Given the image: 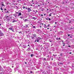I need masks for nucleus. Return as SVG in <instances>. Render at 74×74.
Listing matches in <instances>:
<instances>
[{
  "label": "nucleus",
  "instance_id": "10",
  "mask_svg": "<svg viewBox=\"0 0 74 74\" xmlns=\"http://www.w3.org/2000/svg\"><path fill=\"white\" fill-rule=\"evenodd\" d=\"M26 36L28 38H30V35H29V34H28Z\"/></svg>",
  "mask_w": 74,
  "mask_h": 74
},
{
  "label": "nucleus",
  "instance_id": "5",
  "mask_svg": "<svg viewBox=\"0 0 74 74\" xmlns=\"http://www.w3.org/2000/svg\"><path fill=\"white\" fill-rule=\"evenodd\" d=\"M27 10L29 12L30 11H32V10H31V9H30L29 8H27Z\"/></svg>",
  "mask_w": 74,
  "mask_h": 74
},
{
  "label": "nucleus",
  "instance_id": "13",
  "mask_svg": "<svg viewBox=\"0 0 74 74\" xmlns=\"http://www.w3.org/2000/svg\"><path fill=\"white\" fill-rule=\"evenodd\" d=\"M32 19H34V20H36V19H37V18H35V17H33L32 18Z\"/></svg>",
  "mask_w": 74,
  "mask_h": 74
},
{
  "label": "nucleus",
  "instance_id": "60",
  "mask_svg": "<svg viewBox=\"0 0 74 74\" xmlns=\"http://www.w3.org/2000/svg\"><path fill=\"white\" fill-rule=\"evenodd\" d=\"M40 27L41 28V26H40Z\"/></svg>",
  "mask_w": 74,
  "mask_h": 74
},
{
  "label": "nucleus",
  "instance_id": "55",
  "mask_svg": "<svg viewBox=\"0 0 74 74\" xmlns=\"http://www.w3.org/2000/svg\"><path fill=\"white\" fill-rule=\"evenodd\" d=\"M51 59L52 60H53V58H51Z\"/></svg>",
  "mask_w": 74,
  "mask_h": 74
},
{
  "label": "nucleus",
  "instance_id": "1",
  "mask_svg": "<svg viewBox=\"0 0 74 74\" xmlns=\"http://www.w3.org/2000/svg\"><path fill=\"white\" fill-rule=\"evenodd\" d=\"M41 39V37H38L35 39V41H34V42H39V41Z\"/></svg>",
  "mask_w": 74,
  "mask_h": 74
},
{
  "label": "nucleus",
  "instance_id": "34",
  "mask_svg": "<svg viewBox=\"0 0 74 74\" xmlns=\"http://www.w3.org/2000/svg\"><path fill=\"white\" fill-rule=\"evenodd\" d=\"M6 18H8V16H6Z\"/></svg>",
  "mask_w": 74,
  "mask_h": 74
},
{
  "label": "nucleus",
  "instance_id": "20",
  "mask_svg": "<svg viewBox=\"0 0 74 74\" xmlns=\"http://www.w3.org/2000/svg\"><path fill=\"white\" fill-rule=\"evenodd\" d=\"M32 27H33V29H36V26H33Z\"/></svg>",
  "mask_w": 74,
  "mask_h": 74
},
{
  "label": "nucleus",
  "instance_id": "56",
  "mask_svg": "<svg viewBox=\"0 0 74 74\" xmlns=\"http://www.w3.org/2000/svg\"><path fill=\"white\" fill-rule=\"evenodd\" d=\"M49 25H47V27H49Z\"/></svg>",
  "mask_w": 74,
  "mask_h": 74
},
{
  "label": "nucleus",
  "instance_id": "23",
  "mask_svg": "<svg viewBox=\"0 0 74 74\" xmlns=\"http://www.w3.org/2000/svg\"><path fill=\"white\" fill-rule=\"evenodd\" d=\"M56 40H59V38H56Z\"/></svg>",
  "mask_w": 74,
  "mask_h": 74
},
{
  "label": "nucleus",
  "instance_id": "22",
  "mask_svg": "<svg viewBox=\"0 0 74 74\" xmlns=\"http://www.w3.org/2000/svg\"><path fill=\"white\" fill-rule=\"evenodd\" d=\"M25 26H26V27H28V25H27L26 24Z\"/></svg>",
  "mask_w": 74,
  "mask_h": 74
},
{
  "label": "nucleus",
  "instance_id": "14",
  "mask_svg": "<svg viewBox=\"0 0 74 74\" xmlns=\"http://www.w3.org/2000/svg\"><path fill=\"white\" fill-rule=\"evenodd\" d=\"M22 15V13H18V16H19L20 15Z\"/></svg>",
  "mask_w": 74,
  "mask_h": 74
},
{
  "label": "nucleus",
  "instance_id": "31",
  "mask_svg": "<svg viewBox=\"0 0 74 74\" xmlns=\"http://www.w3.org/2000/svg\"><path fill=\"white\" fill-rule=\"evenodd\" d=\"M2 33V32H1V31L0 30V33Z\"/></svg>",
  "mask_w": 74,
  "mask_h": 74
},
{
  "label": "nucleus",
  "instance_id": "45",
  "mask_svg": "<svg viewBox=\"0 0 74 74\" xmlns=\"http://www.w3.org/2000/svg\"><path fill=\"white\" fill-rule=\"evenodd\" d=\"M29 46H30V45H27V46L28 47H29Z\"/></svg>",
  "mask_w": 74,
  "mask_h": 74
},
{
  "label": "nucleus",
  "instance_id": "43",
  "mask_svg": "<svg viewBox=\"0 0 74 74\" xmlns=\"http://www.w3.org/2000/svg\"><path fill=\"white\" fill-rule=\"evenodd\" d=\"M25 64H27V62H25Z\"/></svg>",
  "mask_w": 74,
  "mask_h": 74
},
{
  "label": "nucleus",
  "instance_id": "35",
  "mask_svg": "<svg viewBox=\"0 0 74 74\" xmlns=\"http://www.w3.org/2000/svg\"><path fill=\"white\" fill-rule=\"evenodd\" d=\"M4 10L5 11H6L7 10V9H5Z\"/></svg>",
  "mask_w": 74,
  "mask_h": 74
},
{
  "label": "nucleus",
  "instance_id": "40",
  "mask_svg": "<svg viewBox=\"0 0 74 74\" xmlns=\"http://www.w3.org/2000/svg\"><path fill=\"white\" fill-rule=\"evenodd\" d=\"M60 56H62V53H61V54H60Z\"/></svg>",
  "mask_w": 74,
  "mask_h": 74
},
{
  "label": "nucleus",
  "instance_id": "3",
  "mask_svg": "<svg viewBox=\"0 0 74 74\" xmlns=\"http://www.w3.org/2000/svg\"><path fill=\"white\" fill-rule=\"evenodd\" d=\"M32 36L31 37L32 40H33L35 38V37H37V35L36 34H33Z\"/></svg>",
  "mask_w": 74,
  "mask_h": 74
},
{
  "label": "nucleus",
  "instance_id": "7",
  "mask_svg": "<svg viewBox=\"0 0 74 74\" xmlns=\"http://www.w3.org/2000/svg\"><path fill=\"white\" fill-rule=\"evenodd\" d=\"M26 47H27V46H26V45H23V48H26Z\"/></svg>",
  "mask_w": 74,
  "mask_h": 74
},
{
  "label": "nucleus",
  "instance_id": "2",
  "mask_svg": "<svg viewBox=\"0 0 74 74\" xmlns=\"http://www.w3.org/2000/svg\"><path fill=\"white\" fill-rule=\"evenodd\" d=\"M7 68V71L6 70H5L3 71V73H4V74H7V73L8 72V71H9V70H11V68H10L9 67H8Z\"/></svg>",
  "mask_w": 74,
  "mask_h": 74
},
{
  "label": "nucleus",
  "instance_id": "49",
  "mask_svg": "<svg viewBox=\"0 0 74 74\" xmlns=\"http://www.w3.org/2000/svg\"><path fill=\"white\" fill-rule=\"evenodd\" d=\"M16 14H18L19 13L18 12H16Z\"/></svg>",
  "mask_w": 74,
  "mask_h": 74
},
{
  "label": "nucleus",
  "instance_id": "48",
  "mask_svg": "<svg viewBox=\"0 0 74 74\" xmlns=\"http://www.w3.org/2000/svg\"><path fill=\"white\" fill-rule=\"evenodd\" d=\"M32 2H33L34 1H33V0H32Z\"/></svg>",
  "mask_w": 74,
  "mask_h": 74
},
{
  "label": "nucleus",
  "instance_id": "62",
  "mask_svg": "<svg viewBox=\"0 0 74 74\" xmlns=\"http://www.w3.org/2000/svg\"><path fill=\"white\" fill-rule=\"evenodd\" d=\"M49 10V9H47V10L48 11V10Z\"/></svg>",
  "mask_w": 74,
  "mask_h": 74
},
{
  "label": "nucleus",
  "instance_id": "21",
  "mask_svg": "<svg viewBox=\"0 0 74 74\" xmlns=\"http://www.w3.org/2000/svg\"><path fill=\"white\" fill-rule=\"evenodd\" d=\"M9 29L10 30H13V28H9Z\"/></svg>",
  "mask_w": 74,
  "mask_h": 74
},
{
  "label": "nucleus",
  "instance_id": "16",
  "mask_svg": "<svg viewBox=\"0 0 74 74\" xmlns=\"http://www.w3.org/2000/svg\"><path fill=\"white\" fill-rule=\"evenodd\" d=\"M4 11H5L6 13H8V10H6V11L4 10Z\"/></svg>",
  "mask_w": 74,
  "mask_h": 74
},
{
  "label": "nucleus",
  "instance_id": "18",
  "mask_svg": "<svg viewBox=\"0 0 74 74\" xmlns=\"http://www.w3.org/2000/svg\"><path fill=\"white\" fill-rule=\"evenodd\" d=\"M44 10V8H42L41 10V11H43Z\"/></svg>",
  "mask_w": 74,
  "mask_h": 74
},
{
  "label": "nucleus",
  "instance_id": "39",
  "mask_svg": "<svg viewBox=\"0 0 74 74\" xmlns=\"http://www.w3.org/2000/svg\"><path fill=\"white\" fill-rule=\"evenodd\" d=\"M26 21H27V19H26L25 20V22H26Z\"/></svg>",
  "mask_w": 74,
  "mask_h": 74
},
{
  "label": "nucleus",
  "instance_id": "59",
  "mask_svg": "<svg viewBox=\"0 0 74 74\" xmlns=\"http://www.w3.org/2000/svg\"><path fill=\"white\" fill-rule=\"evenodd\" d=\"M64 50H65V49H64V50H62V51H64Z\"/></svg>",
  "mask_w": 74,
  "mask_h": 74
},
{
  "label": "nucleus",
  "instance_id": "47",
  "mask_svg": "<svg viewBox=\"0 0 74 74\" xmlns=\"http://www.w3.org/2000/svg\"><path fill=\"white\" fill-rule=\"evenodd\" d=\"M41 16H43V15H42V14H41Z\"/></svg>",
  "mask_w": 74,
  "mask_h": 74
},
{
  "label": "nucleus",
  "instance_id": "32",
  "mask_svg": "<svg viewBox=\"0 0 74 74\" xmlns=\"http://www.w3.org/2000/svg\"><path fill=\"white\" fill-rule=\"evenodd\" d=\"M18 32V33H22V32Z\"/></svg>",
  "mask_w": 74,
  "mask_h": 74
},
{
  "label": "nucleus",
  "instance_id": "29",
  "mask_svg": "<svg viewBox=\"0 0 74 74\" xmlns=\"http://www.w3.org/2000/svg\"><path fill=\"white\" fill-rule=\"evenodd\" d=\"M60 64H63V63L61 62H60Z\"/></svg>",
  "mask_w": 74,
  "mask_h": 74
},
{
  "label": "nucleus",
  "instance_id": "27",
  "mask_svg": "<svg viewBox=\"0 0 74 74\" xmlns=\"http://www.w3.org/2000/svg\"><path fill=\"white\" fill-rule=\"evenodd\" d=\"M30 73L31 74H32V73H33V72L32 71H31Z\"/></svg>",
  "mask_w": 74,
  "mask_h": 74
},
{
  "label": "nucleus",
  "instance_id": "25",
  "mask_svg": "<svg viewBox=\"0 0 74 74\" xmlns=\"http://www.w3.org/2000/svg\"><path fill=\"white\" fill-rule=\"evenodd\" d=\"M47 26H44V27H45V28H47Z\"/></svg>",
  "mask_w": 74,
  "mask_h": 74
},
{
  "label": "nucleus",
  "instance_id": "42",
  "mask_svg": "<svg viewBox=\"0 0 74 74\" xmlns=\"http://www.w3.org/2000/svg\"><path fill=\"white\" fill-rule=\"evenodd\" d=\"M68 36H70V35L69 34H68Z\"/></svg>",
  "mask_w": 74,
  "mask_h": 74
},
{
  "label": "nucleus",
  "instance_id": "19",
  "mask_svg": "<svg viewBox=\"0 0 74 74\" xmlns=\"http://www.w3.org/2000/svg\"><path fill=\"white\" fill-rule=\"evenodd\" d=\"M43 64L44 66H46V63L45 62Z\"/></svg>",
  "mask_w": 74,
  "mask_h": 74
},
{
  "label": "nucleus",
  "instance_id": "61",
  "mask_svg": "<svg viewBox=\"0 0 74 74\" xmlns=\"http://www.w3.org/2000/svg\"><path fill=\"white\" fill-rule=\"evenodd\" d=\"M69 47H70L71 46H69Z\"/></svg>",
  "mask_w": 74,
  "mask_h": 74
},
{
  "label": "nucleus",
  "instance_id": "54",
  "mask_svg": "<svg viewBox=\"0 0 74 74\" xmlns=\"http://www.w3.org/2000/svg\"><path fill=\"white\" fill-rule=\"evenodd\" d=\"M26 8V10H27V7L26 8Z\"/></svg>",
  "mask_w": 74,
  "mask_h": 74
},
{
  "label": "nucleus",
  "instance_id": "63",
  "mask_svg": "<svg viewBox=\"0 0 74 74\" xmlns=\"http://www.w3.org/2000/svg\"><path fill=\"white\" fill-rule=\"evenodd\" d=\"M44 26H46V24H44Z\"/></svg>",
  "mask_w": 74,
  "mask_h": 74
},
{
  "label": "nucleus",
  "instance_id": "6",
  "mask_svg": "<svg viewBox=\"0 0 74 74\" xmlns=\"http://www.w3.org/2000/svg\"><path fill=\"white\" fill-rule=\"evenodd\" d=\"M57 56V55L56 54V55H55L54 54L53 55V57L54 58H56V57Z\"/></svg>",
  "mask_w": 74,
  "mask_h": 74
},
{
  "label": "nucleus",
  "instance_id": "36",
  "mask_svg": "<svg viewBox=\"0 0 74 74\" xmlns=\"http://www.w3.org/2000/svg\"><path fill=\"white\" fill-rule=\"evenodd\" d=\"M62 44H64V45H65V43H64L63 42L62 43Z\"/></svg>",
  "mask_w": 74,
  "mask_h": 74
},
{
  "label": "nucleus",
  "instance_id": "12",
  "mask_svg": "<svg viewBox=\"0 0 74 74\" xmlns=\"http://www.w3.org/2000/svg\"><path fill=\"white\" fill-rule=\"evenodd\" d=\"M17 22V21L16 20H13L12 22Z\"/></svg>",
  "mask_w": 74,
  "mask_h": 74
},
{
  "label": "nucleus",
  "instance_id": "4",
  "mask_svg": "<svg viewBox=\"0 0 74 74\" xmlns=\"http://www.w3.org/2000/svg\"><path fill=\"white\" fill-rule=\"evenodd\" d=\"M4 33H2V32L0 33V37H1V36H4Z\"/></svg>",
  "mask_w": 74,
  "mask_h": 74
},
{
  "label": "nucleus",
  "instance_id": "28",
  "mask_svg": "<svg viewBox=\"0 0 74 74\" xmlns=\"http://www.w3.org/2000/svg\"><path fill=\"white\" fill-rule=\"evenodd\" d=\"M49 18L48 17H47V18H48V19H49V21H50V20H51V18Z\"/></svg>",
  "mask_w": 74,
  "mask_h": 74
},
{
  "label": "nucleus",
  "instance_id": "52",
  "mask_svg": "<svg viewBox=\"0 0 74 74\" xmlns=\"http://www.w3.org/2000/svg\"><path fill=\"white\" fill-rule=\"evenodd\" d=\"M50 42H52V41L51 40H50Z\"/></svg>",
  "mask_w": 74,
  "mask_h": 74
},
{
  "label": "nucleus",
  "instance_id": "58",
  "mask_svg": "<svg viewBox=\"0 0 74 74\" xmlns=\"http://www.w3.org/2000/svg\"><path fill=\"white\" fill-rule=\"evenodd\" d=\"M38 32H39V31H40V29H38Z\"/></svg>",
  "mask_w": 74,
  "mask_h": 74
},
{
  "label": "nucleus",
  "instance_id": "64",
  "mask_svg": "<svg viewBox=\"0 0 74 74\" xmlns=\"http://www.w3.org/2000/svg\"><path fill=\"white\" fill-rule=\"evenodd\" d=\"M64 45H64H64H63V46H64Z\"/></svg>",
  "mask_w": 74,
  "mask_h": 74
},
{
  "label": "nucleus",
  "instance_id": "24",
  "mask_svg": "<svg viewBox=\"0 0 74 74\" xmlns=\"http://www.w3.org/2000/svg\"><path fill=\"white\" fill-rule=\"evenodd\" d=\"M43 44H45V45H47V43H43Z\"/></svg>",
  "mask_w": 74,
  "mask_h": 74
},
{
  "label": "nucleus",
  "instance_id": "37",
  "mask_svg": "<svg viewBox=\"0 0 74 74\" xmlns=\"http://www.w3.org/2000/svg\"><path fill=\"white\" fill-rule=\"evenodd\" d=\"M49 16H51V14H49Z\"/></svg>",
  "mask_w": 74,
  "mask_h": 74
},
{
  "label": "nucleus",
  "instance_id": "53",
  "mask_svg": "<svg viewBox=\"0 0 74 74\" xmlns=\"http://www.w3.org/2000/svg\"><path fill=\"white\" fill-rule=\"evenodd\" d=\"M38 7H40V5H38Z\"/></svg>",
  "mask_w": 74,
  "mask_h": 74
},
{
  "label": "nucleus",
  "instance_id": "57",
  "mask_svg": "<svg viewBox=\"0 0 74 74\" xmlns=\"http://www.w3.org/2000/svg\"><path fill=\"white\" fill-rule=\"evenodd\" d=\"M49 53L50 54L51 53V52H49Z\"/></svg>",
  "mask_w": 74,
  "mask_h": 74
},
{
  "label": "nucleus",
  "instance_id": "30",
  "mask_svg": "<svg viewBox=\"0 0 74 74\" xmlns=\"http://www.w3.org/2000/svg\"><path fill=\"white\" fill-rule=\"evenodd\" d=\"M42 71H43L42 70H40V72H42Z\"/></svg>",
  "mask_w": 74,
  "mask_h": 74
},
{
  "label": "nucleus",
  "instance_id": "51",
  "mask_svg": "<svg viewBox=\"0 0 74 74\" xmlns=\"http://www.w3.org/2000/svg\"><path fill=\"white\" fill-rule=\"evenodd\" d=\"M49 55H48L47 56V57H49Z\"/></svg>",
  "mask_w": 74,
  "mask_h": 74
},
{
  "label": "nucleus",
  "instance_id": "41",
  "mask_svg": "<svg viewBox=\"0 0 74 74\" xmlns=\"http://www.w3.org/2000/svg\"><path fill=\"white\" fill-rule=\"evenodd\" d=\"M58 40H60V38H58Z\"/></svg>",
  "mask_w": 74,
  "mask_h": 74
},
{
  "label": "nucleus",
  "instance_id": "38",
  "mask_svg": "<svg viewBox=\"0 0 74 74\" xmlns=\"http://www.w3.org/2000/svg\"><path fill=\"white\" fill-rule=\"evenodd\" d=\"M33 12H35V10H33Z\"/></svg>",
  "mask_w": 74,
  "mask_h": 74
},
{
  "label": "nucleus",
  "instance_id": "15",
  "mask_svg": "<svg viewBox=\"0 0 74 74\" xmlns=\"http://www.w3.org/2000/svg\"><path fill=\"white\" fill-rule=\"evenodd\" d=\"M34 56V54H31V57H33V56Z\"/></svg>",
  "mask_w": 74,
  "mask_h": 74
},
{
  "label": "nucleus",
  "instance_id": "50",
  "mask_svg": "<svg viewBox=\"0 0 74 74\" xmlns=\"http://www.w3.org/2000/svg\"><path fill=\"white\" fill-rule=\"evenodd\" d=\"M46 20H48V19L47 18H46Z\"/></svg>",
  "mask_w": 74,
  "mask_h": 74
},
{
  "label": "nucleus",
  "instance_id": "11",
  "mask_svg": "<svg viewBox=\"0 0 74 74\" xmlns=\"http://www.w3.org/2000/svg\"><path fill=\"white\" fill-rule=\"evenodd\" d=\"M1 4L2 7H3V6H5V5L3 4V2H2V3H1Z\"/></svg>",
  "mask_w": 74,
  "mask_h": 74
},
{
  "label": "nucleus",
  "instance_id": "44",
  "mask_svg": "<svg viewBox=\"0 0 74 74\" xmlns=\"http://www.w3.org/2000/svg\"><path fill=\"white\" fill-rule=\"evenodd\" d=\"M69 53H70V54H71L72 53H71V52H70Z\"/></svg>",
  "mask_w": 74,
  "mask_h": 74
},
{
  "label": "nucleus",
  "instance_id": "8",
  "mask_svg": "<svg viewBox=\"0 0 74 74\" xmlns=\"http://www.w3.org/2000/svg\"><path fill=\"white\" fill-rule=\"evenodd\" d=\"M31 50V48H30V46L28 48V49H27V51H30V50Z\"/></svg>",
  "mask_w": 74,
  "mask_h": 74
},
{
  "label": "nucleus",
  "instance_id": "9",
  "mask_svg": "<svg viewBox=\"0 0 74 74\" xmlns=\"http://www.w3.org/2000/svg\"><path fill=\"white\" fill-rule=\"evenodd\" d=\"M41 59H42V60H45V61H46V58H41Z\"/></svg>",
  "mask_w": 74,
  "mask_h": 74
},
{
  "label": "nucleus",
  "instance_id": "33",
  "mask_svg": "<svg viewBox=\"0 0 74 74\" xmlns=\"http://www.w3.org/2000/svg\"><path fill=\"white\" fill-rule=\"evenodd\" d=\"M25 6L23 7V9H25Z\"/></svg>",
  "mask_w": 74,
  "mask_h": 74
},
{
  "label": "nucleus",
  "instance_id": "17",
  "mask_svg": "<svg viewBox=\"0 0 74 74\" xmlns=\"http://www.w3.org/2000/svg\"><path fill=\"white\" fill-rule=\"evenodd\" d=\"M3 68H4V69H7V68H8V67L7 68L5 66H3Z\"/></svg>",
  "mask_w": 74,
  "mask_h": 74
},
{
  "label": "nucleus",
  "instance_id": "46",
  "mask_svg": "<svg viewBox=\"0 0 74 74\" xmlns=\"http://www.w3.org/2000/svg\"><path fill=\"white\" fill-rule=\"evenodd\" d=\"M12 32H14V29H12Z\"/></svg>",
  "mask_w": 74,
  "mask_h": 74
},
{
  "label": "nucleus",
  "instance_id": "26",
  "mask_svg": "<svg viewBox=\"0 0 74 74\" xmlns=\"http://www.w3.org/2000/svg\"><path fill=\"white\" fill-rule=\"evenodd\" d=\"M1 10H3V8H2V7H1Z\"/></svg>",
  "mask_w": 74,
  "mask_h": 74
}]
</instances>
